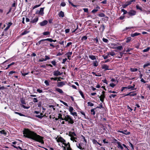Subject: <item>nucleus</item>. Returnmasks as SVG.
Listing matches in <instances>:
<instances>
[{"instance_id":"nucleus-1","label":"nucleus","mask_w":150,"mask_h":150,"mask_svg":"<svg viewBox=\"0 0 150 150\" xmlns=\"http://www.w3.org/2000/svg\"><path fill=\"white\" fill-rule=\"evenodd\" d=\"M24 136L32 139L42 144L44 143L43 137L37 134L34 132L31 131L28 129H25L23 131Z\"/></svg>"},{"instance_id":"nucleus-2","label":"nucleus","mask_w":150,"mask_h":150,"mask_svg":"<svg viewBox=\"0 0 150 150\" xmlns=\"http://www.w3.org/2000/svg\"><path fill=\"white\" fill-rule=\"evenodd\" d=\"M64 120L67 121L69 123L73 124L74 123L73 119L69 115H66L64 116Z\"/></svg>"},{"instance_id":"nucleus-3","label":"nucleus","mask_w":150,"mask_h":150,"mask_svg":"<svg viewBox=\"0 0 150 150\" xmlns=\"http://www.w3.org/2000/svg\"><path fill=\"white\" fill-rule=\"evenodd\" d=\"M105 92L104 91L102 92V94L100 96V100L102 102H103L104 101V99L105 98Z\"/></svg>"},{"instance_id":"nucleus-4","label":"nucleus","mask_w":150,"mask_h":150,"mask_svg":"<svg viewBox=\"0 0 150 150\" xmlns=\"http://www.w3.org/2000/svg\"><path fill=\"white\" fill-rule=\"evenodd\" d=\"M128 13L130 16H133L136 14V12L133 10H131L128 12Z\"/></svg>"},{"instance_id":"nucleus-5","label":"nucleus","mask_w":150,"mask_h":150,"mask_svg":"<svg viewBox=\"0 0 150 150\" xmlns=\"http://www.w3.org/2000/svg\"><path fill=\"white\" fill-rule=\"evenodd\" d=\"M48 23V21L47 20H44L43 21L39 23L40 25L41 26H44L46 25Z\"/></svg>"},{"instance_id":"nucleus-6","label":"nucleus","mask_w":150,"mask_h":150,"mask_svg":"<svg viewBox=\"0 0 150 150\" xmlns=\"http://www.w3.org/2000/svg\"><path fill=\"white\" fill-rule=\"evenodd\" d=\"M57 141L58 142H62L63 143L66 142L65 140L61 137H58L57 139Z\"/></svg>"},{"instance_id":"nucleus-7","label":"nucleus","mask_w":150,"mask_h":150,"mask_svg":"<svg viewBox=\"0 0 150 150\" xmlns=\"http://www.w3.org/2000/svg\"><path fill=\"white\" fill-rule=\"evenodd\" d=\"M109 68V66L106 64H104L102 65V68L104 69L105 70H109L110 69Z\"/></svg>"},{"instance_id":"nucleus-8","label":"nucleus","mask_w":150,"mask_h":150,"mask_svg":"<svg viewBox=\"0 0 150 150\" xmlns=\"http://www.w3.org/2000/svg\"><path fill=\"white\" fill-rule=\"evenodd\" d=\"M135 87V85L133 84V86H127V89H130L131 90H136L137 88H134V87Z\"/></svg>"},{"instance_id":"nucleus-9","label":"nucleus","mask_w":150,"mask_h":150,"mask_svg":"<svg viewBox=\"0 0 150 150\" xmlns=\"http://www.w3.org/2000/svg\"><path fill=\"white\" fill-rule=\"evenodd\" d=\"M118 132L122 133L123 134H130V133L129 132H127L126 130H124L122 131H118Z\"/></svg>"},{"instance_id":"nucleus-10","label":"nucleus","mask_w":150,"mask_h":150,"mask_svg":"<svg viewBox=\"0 0 150 150\" xmlns=\"http://www.w3.org/2000/svg\"><path fill=\"white\" fill-rule=\"evenodd\" d=\"M54 75L57 76L62 74V73L58 71H56L54 72Z\"/></svg>"},{"instance_id":"nucleus-11","label":"nucleus","mask_w":150,"mask_h":150,"mask_svg":"<svg viewBox=\"0 0 150 150\" xmlns=\"http://www.w3.org/2000/svg\"><path fill=\"white\" fill-rule=\"evenodd\" d=\"M117 147L119 148L120 149H123V147L121 145V143L119 142H117Z\"/></svg>"},{"instance_id":"nucleus-12","label":"nucleus","mask_w":150,"mask_h":150,"mask_svg":"<svg viewBox=\"0 0 150 150\" xmlns=\"http://www.w3.org/2000/svg\"><path fill=\"white\" fill-rule=\"evenodd\" d=\"M65 84V83H64V82L62 81L58 83H57V86L58 87H62Z\"/></svg>"},{"instance_id":"nucleus-13","label":"nucleus","mask_w":150,"mask_h":150,"mask_svg":"<svg viewBox=\"0 0 150 150\" xmlns=\"http://www.w3.org/2000/svg\"><path fill=\"white\" fill-rule=\"evenodd\" d=\"M58 15L59 17H62V18L64 16V13L62 11H61L58 14Z\"/></svg>"},{"instance_id":"nucleus-14","label":"nucleus","mask_w":150,"mask_h":150,"mask_svg":"<svg viewBox=\"0 0 150 150\" xmlns=\"http://www.w3.org/2000/svg\"><path fill=\"white\" fill-rule=\"evenodd\" d=\"M100 8V7L99 6H97L96 7V8L93 10L91 12H92V13H96L98 11V9H99Z\"/></svg>"},{"instance_id":"nucleus-15","label":"nucleus","mask_w":150,"mask_h":150,"mask_svg":"<svg viewBox=\"0 0 150 150\" xmlns=\"http://www.w3.org/2000/svg\"><path fill=\"white\" fill-rule=\"evenodd\" d=\"M112 48L115 49H117L119 50H121L123 49V47L122 46L112 47Z\"/></svg>"},{"instance_id":"nucleus-16","label":"nucleus","mask_w":150,"mask_h":150,"mask_svg":"<svg viewBox=\"0 0 150 150\" xmlns=\"http://www.w3.org/2000/svg\"><path fill=\"white\" fill-rule=\"evenodd\" d=\"M38 20V17H36L34 18L33 20L31 21L30 22L31 23H35L37 22Z\"/></svg>"},{"instance_id":"nucleus-17","label":"nucleus","mask_w":150,"mask_h":150,"mask_svg":"<svg viewBox=\"0 0 150 150\" xmlns=\"http://www.w3.org/2000/svg\"><path fill=\"white\" fill-rule=\"evenodd\" d=\"M44 115H43V114L42 113H40V115H35L36 117L40 119H41L43 117H44Z\"/></svg>"},{"instance_id":"nucleus-18","label":"nucleus","mask_w":150,"mask_h":150,"mask_svg":"<svg viewBox=\"0 0 150 150\" xmlns=\"http://www.w3.org/2000/svg\"><path fill=\"white\" fill-rule=\"evenodd\" d=\"M39 12L40 15H41L43 16L44 13L43 8H40Z\"/></svg>"},{"instance_id":"nucleus-19","label":"nucleus","mask_w":150,"mask_h":150,"mask_svg":"<svg viewBox=\"0 0 150 150\" xmlns=\"http://www.w3.org/2000/svg\"><path fill=\"white\" fill-rule=\"evenodd\" d=\"M89 57L92 60H94L96 59L95 56L93 55H89Z\"/></svg>"},{"instance_id":"nucleus-20","label":"nucleus","mask_w":150,"mask_h":150,"mask_svg":"<svg viewBox=\"0 0 150 150\" xmlns=\"http://www.w3.org/2000/svg\"><path fill=\"white\" fill-rule=\"evenodd\" d=\"M69 136L71 137L76 136V134L74 132H70L69 133Z\"/></svg>"},{"instance_id":"nucleus-21","label":"nucleus","mask_w":150,"mask_h":150,"mask_svg":"<svg viewBox=\"0 0 150 150\" xmlns=\"http://www.w3.org/2000/svg\"><path fill=\"white\" fill-rule=\"evenodd\" d=\"M140 33H135L134 34L131 35V36L132 37H134V36H138L140 35Z\"/></svg>"},{"instance_id":"nucleus-22","label":"nucleus","mask_w":150,"mask_h":150,"mask_svg":"<svg viewBox=\"0 0 150 150\" xmlns=\"http://www.w3.org/2000/svg\"><path fill=\"white\" fill-rule=\"evenodd\" d=\"M135 1V0H129L126 3L128 5H129L131 4L132 2L133 1Z\"/></svg>"},{"instance_id":"nucleus-23","label":"nucleus","mask_w":150,"mask_h":150,"mask_svg":"<svg viewBox=\"0 0 150 150\" xmlns=\"http://www.w3.org/2000/svg\"><path fill=\"white\" fill-rule=\"evenodd\" d=\"M56 91L60 93H63V91L61 89L59 88H56Z\"/></svg>"},{"instance_id":"nucleus-24","label":"nucleus","mask_w":150,"mask_h":150,"mask_svg":"<svg viewBox=\"0 0 150 150\" xmlns=\"http://www.w3.org/2000/svg\"><path fill=\"white\" fill-rule=\"evenodd\" d=\"M76 145L77 147L79 148L80 149H83V148L80 144H76Z\"/></svg>"},{"instance_id":"nucleus-25","label":"nucleus","mask_w":150,"mask_h":150,"mask_svg":"<svg viewBox=\"0 0 150 150\" xmlns=\"http://www.w3.org/2000/svg\"><path fill=\"white\" fill-rule=\"evenodd\" d=\"M93 65L95 67H97L98 65V63L97 61L93 62Z\"/></svg>"},{"instance_id":"nucleus-26","label":"nucleus","mask_w":150,"mask_h":150,"mask_svg":"<svg viewBox=\"0 0 150 150\" xmlns=\"http://www.w3.org/2000/svg\"><path fill=\"white\" fill-rule=\"evenodd\" d=\"M96 108L93 109L91 110V114L94 115L95 114L94 110L96 109Z\"/></svg>"},{"instance_id":"nucleus-27","label":"nucleus","mask_w":150,"mask_h":150,"mask_svg":"<svg viewBox=\"0 0 150 150\" xmlns=\"http://www.w3.org/2000/svg\"><path fill=\"white\" fill-rule=\"evenodd\" d=\"M71 140L73 141V142L74 141H75V142H76V139H77L76 137H71Z\"/></svg>"},{"instance_id":"nucleus-28","label":"nucleus","mask_w":150,"mask_h":150,"mask_svg":"<svg viewBox=\"0 0 150 150\" xmlns=\"http://www.w3.org/2000/svg\"><path fill=\"white\" fill-rule=\"evenodd\" d=\"M58 118H59L61 119L62 120H64V117H62V115L61 114H59Z\"/></svg>"},{"instance_id":"nucleus-29","label":"nucleus","mask_w":150,"mask_h":150,"mask_svg":"<svg viewBox=\"0 0 150 150\" xmlns=\"http://www.w3.org/2000/svg\"><path fill=\"white\" fill-rule=\"evenodd\" d=\"M131 38L130 37H127L126 38V42L127 43L129 42L131 40Z\"/></svg>"},{"instance_id":"nucleus-30","label":"nucleus","mask_w":150,"mask_h":150,"mask_svg":"<svg viewBox=\"0 0 150 150\" xmlns=\"http://www.w3.org/2000/svg\"><path fill=\"white\" fill-rule=\"evenodd\" d=\"M63 144H64L65 146L67 147V148L69 147V146H70L69 142H68L67 143H66L65 142H64L63 143Z\"/></svg>"},{"instance_id":"nucleus-31","label":"nucleus","mask_w":150,"mask_h":150,"mask_svg":"<svg viewBox=\"0 0 150 150\" xmlns=\"http://www.w3.org/2000/svg\"><path fill=\"white\" fill-rule=\"evenodd\" d=\"M0 133H1V134H4L5 135H6L7 134L6 132H5L4 130H3L1 131H0Z\"/></svg>"},{"instance_id":"nucleus-32","label":"nucleus","mask_w":150,"mask_h":150,"mask_svg":"<svg viewBox=\"0 0 150 150\" xmlns=\"http://www.w3.org/2000/svg\"><path fill=\"white\" fill-rule=\"evenodd\" d=\"M130 71L132 72L136 71H137V68H131Z\"/></svg>"},{"instance_id":"nucleus-33","label":"nucleus","mask_w":150,"mask_h":150,"mask_svg":"<svg viewBox=\"0 0 150 150\" xmlns=\"http://www.w3.org/2000/svg\"><path fill=\"white\" fill-rule=\"evenodd\" d=\"M79 93L80 94V95H81V96L82 98L83 99H84V95H83V93L80 90L79 91Z\"/></svg>"},{"instance_id":"nucleus-34","label":"nucleus","mask_w":150,"mask_h":150,"mask_svg":"<svg viewBox=\"0 0 150 150\" xmlns=\"http://www.w3.org/2000/svg\"><path fill=\"white\" fill-rule=\"evenodd\" d=\"M88 106H93V104L90 102H88Z\"/></svg>"},{"instance_id":"nucleus-35","label":"nucleus","mask_w":150,"mask_h":150,"mask_svg":"<svg viewBox=\"0 0 150 150\" xmlns=\"http://www.w3.org/2000/svg\"><path fill=\"white\" fill-rule=\"evenodd\" d=\"M74 109L72 107L70 106L69 109V111L71 113L72 112Z\"/></svg>"},{"instance_id":"nucleus-36","label":"nucleus","mask_w":150,"mask_h":150,"mask_svg":"<svg viewBox=\"0 0 150 150\" xmlns=\"http://www.w3.org/2000/svg\"><path fill=\"white\" fill-rule=\"evenodd\" d=\"M87 38V37L86 36H84L83 37H82L81 38V39L82 40H86Z\"/></svg>"},{"instance_id":"nucleus-37","label":"nucleus","mask_w":150,"mask_h":150,"mask_svg":"<svg viewBox=\"0 0 150 150\" xmlns=\"http://www.w3.org/2000/svg\"><path fill=\"white\" fill-rule=\"evenodd\" d=\"M29 33V31H28L26 30H25L23 32L21 33V35H25V34H27V33Z\"/></svg>"},{"instance_id":"nucleus-38","label":"nucleus","mask_w":150,"mask_h":150,"mask_svg":"<svg viewBox=\"0 0 150 150\" xmlns=\"http://www.w3.org/2000/svg\"><path fill=\"white\" fill-rule=\"evenodd\" d=\"M150 49V48L149 47H147L146 49H144L143 50V51L144 52H148Z\"/></svg>"},{"instance_id":"nucleus-39","label":"nucleus","mask_w":150,"mask_h":150,"mask_svg":"<svg viewBox=\"0 0 150 150\" xmlns=\"http://www.w3.org/2000/svg\"><path fill=\"white\" fill-rule=\"evenodd\" d=\"M45 40L48 41L50 42H52L53 41V40L51 38H47L45 39Z\"/></svg>"},{"instance_id":"nucleus-40","label":"nucleus","mask_w":150,"mask_h":150,"mask_svg":"<svg viewBox=\"0 0 150 150\" xmlns=\"http://www.w3.org/2000/svg\"><path fill=\"white\" fill-rule=\"evenodd\" d=\"M98 16L100 17H103L105 16V14L103 13H101L99 14L98 15Z\"/></svg>"},{"instance_id":"nucleus-41","label":"nucleus","mask_w":150,"mask_h":150,"mask_svg":"<svg viewBox=\"0 0 150 150\" xmlns=\"http://www.w3.org/2000/svg\"><path fill=\"white\" fill-rule=\"evenodd\" d=\"M41 4H40L37 5L33 7V9H35V8H36L39 7L41 5Z\"/></svg>"},{"instance_id":"nucleus-42","label":"nucleus","mask_w":150,"mask_h":150,"mask_svg":"<svg viewBox=\"0 0 150 150\" xmlns=\"http://www.w3.org/2000/svg\"><path fill=\"white\" fill-rule=\"evenodd\" d=\"M15 114H17L21 116H25V115H24L22 114V113L17 112H15Z\"/></svg>"},{"instance_id":"nucleus-43","label":"nucleus","mask_w":150,"mask_h":150,"mask_svg":"<svg viewBox=\"0 0 150 150\" xmlns=\"http://www.w3.org/2000/svg\"><path fill=\"white\" fill-rule=\"evenodd\" d=\"M49 34H50V32H47V31L46 32H44L43 33V34L44 35H49Z\"/></svg>"},{"instance_id":"nucleus-44","label":"nucleus","mask_w":150,"mask_h":150,"mask_svg":"<svg viewBox=\"0 0 150 150\" xmlns=\"http://www.w3.org/2000/svg\"><path fill=\"white\" fill-rule=\"evenodd\" d=\"M108 54H110L112 56H113L114 55H115V53L114 52H110Z\"/></svg>"},{"instance_id":"nucleus-45","label":"nucleus","mask_w":150,"mask_h":150,"mask_svg":"<svg viewBox=\"0 0 150 150\" xmlns=\"http://www.w3.org/2000/svg\"><path fill=\"white\" fill-rule=\"evenodd\" d=\"M150 65V64L149 63H148L147 64H144L143 65V67L144 68H145L146 67H147L148 66H149Z\"/></svg>"},{"instance_id":"nucleus-46","label":"nucleus","mask_w":150,"mask_h":150,"mask_svg":"<svg viewBox=\"0 0 150 150\" xmlns=\"http://www.w3.org/2000/svg\"><path fill=\"white\" fill-rule=\"evenodd\" d=\"M121 11L123 12L124 14H125L127 13H128V12L126 11H125V10H124L123 9H122L121 10Z\"/></svg>"},{"instance_id":"nucleus-47","label":"nucleus","mask_w":150,"mask_h":150,"mask_svg":"<svg viewBox=\"0 0 150 150\" xmlns=\"http://www.w3.org/2000/svg\"><path fill=\"white\" fill-rule=\"evenodd\" d=\"M116 85L114 84V83H111L110 84V86L112 87V88H113Z\"/></svg>"},{"instance_id":"nucleus-48","label":"nucleus","mask_w":150,"mask_h":150,"mask_svg":"<svg viewBox=\"0 0 150 150\" xmlns=\"http://www.w3.org/2000/svg\"><path fill=\"white\" fill-rule=\"evenodd\" d=\"M103 40L104 42L106 43L108 42V39L104 38L103 39Z\"/></svg>"},{"instance_id":"nucleus-49","label":"nucleus","mask_w":150,"mask_h":150,"mask_svg":"<svg viewBox=\"0 0 150 150\" xmlns=\"http://www.w3.org/2000/svg\"><path fill=\"white\" fill-rule=\"evenodd\" d=\"M50 59V57L47 56H45V61H46L47 60L49 59Z\"/></svg>"},{"instance_id":"nucleus-50","label":"nucleus","mask_w":150,"mask_h":150,"mask_svg":"<svg viewBox=\"0 0 150 150\" xmlns=\"http://www.w3.org/2000/svg\"><path fill=\"white\" fill-rule=\"evenodd\" d=\"M60 5L64 7L66 5V4L65 2H62L61 3Z\"/></svg>"},{"instance_id":"nucleus-51","label":"nucleus","mask_w":150,"mask_h":150,"mask_svg":"<svg viewBox=\"0 0 150 150\" xmlns=\"http://www.w3.org/2000/svg\"><path fill=\"white\" fill-rule=\"evenodd\" d=\"M71 114L74 116H77V113L76 112H71Z\"/></svg>"},{"instance_id":"nucleus-52","label":"nucleus","mask_w":150,"mask_h":150,"mask_svg":"<svg viewBox=\"0 0 150 150\" xmlns=\"http://www.w3.org/2000/svg\"><path fill=\"white\" fill-rule=\"evenodd\" d=\"M45 84L47 86L49 85V83L48 81L47 80H45Z\"/></svg>"},{"instance_id":"nucleus-53","label":"nucleus","mask_w":150,"mask_h":150,"mask_svg":"<svg viewBox=\"0 0 150 150\" xmlns=\"http://www.w3.org/2000/svg\"><path fill=\"white\" fill-rule=\"evenodd\" d=\"M92 141L94 144H96L98 143V142H97V141L95 139L93 140Z\"/></svg>"},{"instance_id":"nucleus-54","label":"nucleus","mask_w":150,"mask_h":150,"mask_svg":"<svg viewBox=\"0 0 150 150\" xmlns=\"http://www.w3.org/2000/svg\"><path fill=\"white\" fill-rule=\"evenodd\" d=\"M45 41V39L41 40L39 41L38 43L39 44H40L41 43V42H43L44 41Z\"/></svg>"},{"instance_id":"nucleus-55","label":"nucleus","mask_w":150,"mask_h":150,"mask_svg":"<svg viewBox=\"0 0 150 150\" xmlns=\"http://www.w3.org/2000/svg\"><path fill=\"white\" fill-rule=\"evenodd\" d=\"M37 91L39 93H42V91L41 90H40L39 89H38L37 90Z\"/></svg>"},{"instance_id":"nucleus-56","label":"nucleus","mask_w":150,"mask_h":150,"mask_svg":"<svg viewBox=\"0 0 150 150\" xmlns=\"http://www.w3.org/2000/svg\"><path fill=\"white\" fill-rule=\"evenodd\" d=\"M33 101L34 103H36V102H38V100L37 99V98H34L33 99Z\"/></svg>"},{"instance_id":"nucleus-57","label":"nucleus","mask_w":150,"mask_h":150,"mask_svg":"<svg viewBox=\"0 0 150 150\" xmlns=\"http://www.w3.org/2000/svg\"><path fill=\"white\" fill-rule=\"evenodd\" d=\"M51 63L54 65L55 66L56 64V62L54 61H52L51 62Z\"/></svg>"},{"instance_id":"nucleus-58","label":"nucleus","mask_w":150,"mask_h":150,"mask_svg":"<svg viewBox=\"0 0 150 150\" xmlns=\"http://www.w3.org/2000/svg\"><path fill=\"white\" fill-rule=\"evenodd\" d=\"M83 10L84 11V12L87 13L88 12V9L87 8H84L83 9Z\"/></svg>"},{"instance_id":"nucleus-59","label":"nucleus","mask_w":150,"mask_h":150,"mask_svg":"<svg viewBox=\"0 0 150 150\" xmlns=\"http://www.w3.org/2000/svg\"><path fill=\"white\" fill-rule=\"evenodd\" d=\"M22 106L24 109H29V107H26L24 105H22Z\"/></svg>"},{"instance_id":"nucleus-60","label":"nucleus","mask_w":150,"mask_h":150,"mask_svg":"<svg viewBox=\"0 0 150 150\" xmlns=\"http://www.w3.org/2000/svg\"><path fill=\"white\" fill-rule=\"evenodd\" d=\"M101 28H102L103 30L105 28V26L104 25H101L100 27V28L101 29Z\"/></svg>"},{"instance_id":"nucleus-61","label":"nucleus","mask_w":150,"mask_h":150,"mask_svg":"<svg viewBox=\"0 0 150 150\" xmlns=\"http://www.w3.org/2000/svg\"><path fill=\"white\" fill-rule=\"evenodd\" d=\"M136 8L137 9H139L141 10H142V8L139 6L138 5H137L136 6Z\"/></svg>"},{"instance_id":"nucleus-62","label":"nucleus","mask_w":150,"mask_h":150,"mask_svg":"<svg viewBox=\"0 0 150 150\" xmlns=\"http://www.w3.org/2000/svg\"><path fill=\"white\" fill-rule=\"evenodd\" d=\"M21 74H22V75L23 76H25V75H27L28 74V73H28H28H22V72H21Z\"/></svg>"},{"instance_id":"nucleus-63","label":"nucleus","mask_w":150,"mask_h":150,"mask_svg":"<svg viewBox=\"0 0 150 150\" xmlns=\"http://www.w3.org/2000/svg\"><path fill=\"white\" fill-rule=\"evenodd\" d=\"M67 58H65L64 59H63V61H62V64H64L65 62H66V61H67Z\"/></svg>"},{"instance_id":"nucleus-64","label":"nucleus","mask_w":150,"mask_h":150,"mask_svg":"<svg viewBox=\"0 0 150 150\" xmlns=\"http://www.w3.org/2000/svg\"><path fill=\"white\" fill-rule=\"evenodd\" d=\"M72 44V43L71 42H69L67 43V45L66 47H67L69 46L70 45H71Z\"/></svg>"}]
</instances>
